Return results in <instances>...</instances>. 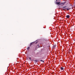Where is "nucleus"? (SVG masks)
Here are the masks:
<instances>
[{"label":"nucleus","instance_id":"obj_1","mask_svg":"<svg viewBox=\"0 0 75 75\" xmlns=\"http://www.w3.org/2000/svg\"><path fill=\"white\" fill-rule=\"evenodd\" d=\"M39 47H40V46H39V45L36 46L35 48V50L37 49V48H39Z\"/></svg>","mask_w":75,"mask_h":75},{"label":"nucleus","instance_id":"obj_2","mask_svg":"<svg viewBox=\"0 0 75 75\" xmlns=\"http://www.w3.org/2000/svg\"><path fill=\"white\" fill-rule=\"evenodd\" d=\"M56 4L57 5H60V2H56Z\"/></svg>","mask_w":75,"mask_h":75},{"label":"nucleus","instance_id":"obj_3","mask_svg":"<svg viewBox=\"0 0 75 75\" xmlns=\"http://www.w3.org/2000/svg\"><path fill=\"white\" fill-rule=\"evenodd\" d=\"M70 17V16H69V15H67L66 16V17L67 18H69Z\"/></svg>","mask_w":75,"mask_h":75},{"label":"nucleus","instance_id":"obj_4","mask_svg":"<svg viewBox=\"0 0 75 75\" xmlns=\"http://www.w3.org/2000/svg\"><path fill=\"white\" fill-rule=\"evenodd\" d=\"M53 48H55V47H56V45H53Z\"/></svg>","mask_w":75,"mask_h":75},{"label":"nucleus","instance_id":"obj_5","mask_svg":"<svg viewBox=\"0 0 75 75\" xmlns=\"http://www.w3.org/2000/svg\"><path fill=\"white\" fill-rule=\"evenodd\" d=\"M61 70H64V68H63L62 67H61Z\"/></svg>","mask_w":75,"mask_h":75},{"label":"nucleus","instance_id":"obj_6","mask_svg":"<svg viewBox=\"0 0 75 75\" xmlns=\"http://www.w3.org/2000/svg\"><path fill=\"white\" fill-rule=\"evenodd\" d=\"M30 47H28L27 48V49L28 50H29V49H30Z\"/></svg>","mask_w":75,"mask_h":75},{"label":"nucleus","instance_id":"obj_7","mask_svg":"<svg viewBox=\"0 0 75 75\" xmlns=\"http://www.w3.org/2000/svg\"><path fill=\"white\" fill-rule=\"evenodd\" d=\"M35 62H38V60H36L34 61Z\"/></svg>","mask_w":75,"mask_h":75},{"label":"nucleus","instance_id":"obj_8","mask_svg":"<svg viewBox=\"0 0 75 75\" xmlns=\"http://www.w3.org/2000/svg\"><path fill=\"white\" fill-rule=\"evenodd\" d=\"M32 45H33V43H30V47H31V46Z\"/></svg>","mask_w":75,"mask_h":75},{"label":"nucleus","instance_id":"obj_9","mask_svg":"<svg viewBox=\"0 0 75 75\" xmlns=\"http://www.w3.org/2000/svg\"><path fill=\"white\" fill-rule=\"evenodd\" d=\"M67 9V8H64L63 9V10H66V9Z\"/></svg>","mask_w":75,"mask_h":75},{"label":"nucleus","instance_id":"obj_10","mask_svg":"<svg viewBox=\"0 0 75 75\" xmlns=\"http://www.w3.org/2000/svg\"><path fill=\"white\" fill-rule=\"evenodd\" d=\"M66 7H67L66 6H64L62 7V8H66Z\"/></svg>","mask_w":75,"mask_h":75},{"label":"nucleus","instance_id":"obj_11","mask_svg":"<svg viewBox=\"0 0 75 75\" xmlns=\"http://www.w3.org/2000/svg\"><path fill=\"white\" fill-rule=\"evenodd\" d=\"M40 61H41V62H42V61L43 62H44V61H43L42 60H41Z\"/></svg>","mask_w":75,"mask_h":75},{"label":"nucleus","instance_id":"obj_12","mask_svg":"<svg viewBox=\"0 0 75 75\" xmlns=\"http://www.w3.org/2000/svg\"><path fill=\"white\" fill-rule=\"evenodd\" d=\"M74 4L75 5L74 7H75V0H74Z\"/></svg>","mask_w":75,"mask_h":75},{"label":"nucleus","instance_id":"obj_13","mask_svg":"<svg viewBox=\"0 0 75 75\" xmlns=\"http://www.w3.org/2000/svg\"><path fill=\"white\" fill-rule=\"evenodd\" d=\"M67 10L68 11V10H69V8H67Z\"/></svg>","mask_w":75,"mask_h":75},{"label":"nucleus","instance_id":"obj_14","mask_svg":"<svg viewBox=\"0 0 75 75\" xmlns=\"http://www.w3.org/2000/svg\"><path fill=\"white\" fill-rule=\"evenodd\" d=\"M29 59H30V60H31V57H30V58H29Z\"/></svg>","mask_w":75,"mask_h":75}]
</instances>
